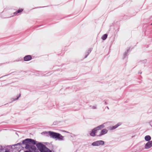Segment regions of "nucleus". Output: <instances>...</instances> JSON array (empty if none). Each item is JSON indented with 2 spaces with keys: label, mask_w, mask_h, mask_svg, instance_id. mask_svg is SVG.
<instances>
[{
  "label": "nucleus",
  "mask_w": 152,
  "mask_h": 152,
  "mask_svg": "<svg viewBox=\"0 0 152 152\" xmlns=\"http://www.w3.org/2000/svg\"><path fill=\"white\" fill-rule=\"evenodd\" d=\"M41 134H48L53 139H55L56 140H58L59 141L64 140V137L59 133L49 131L48 132L45 131L42 132Z\"/></svg>",
  "instance_id": "1"
},
{
  "label": "nucleus",
  "mask_w": 152,
  "mask_h": 152,
  "mask_svg": "<svg viewBox=\"0 0 152 152\" xmlns=\"http://www.w3.org/2000/svg\"><path fill=\"white\" fill-rule=\"evenodd\" d=\"M104 124L100 125L93 129L91 132H90V136L92 137H95L96 136V132L97 130H101L104 127Z\"/></svg>",
  "instance_id": "2"
},
{
  "label": "nucleus",
  "mask_w": 152,
  "mask_h": 152,
  "mask_svg": "<svg viewBox=\"0 0 152 152\" xmlns=\"http://www.w3.org/2000/svg\"><path fill=\"white\" fill-rule=\"evenodd\" d=\"M29 140V144H32L33 145H36V146L37 147L38 150H39L40 151V148L41 145H44L42 144L41 142H39L38 143V142L36 141L35 140H34L33 139H29L28 138Z\"/></svg>",
  "instance_id": "3"
},
{
  "label": "nucleus",
  "mask_w": 152,
  "mask_h": 152,
  "mask_svg": "<svg viewBox=\"0 0 152 152\" xmlns=\"http://www.w3.org/2000/svg\"><path fill=\"white\" fill-rule=\"evenodd\" d=\"M104 142L102 140H98L94 142L91 145L93 146H99L102 145L104 144Z\"/></svg>",
  "instance_id": "4"
},
{
  "label": "nucleus",
  "mask_w": 152,
  "mask_h": 152,
  "mask_svg": "<svg viewBox=\"0 0 152 152\" xmlns=\"http://www.w3.org/2000/svg\"><path fill=\"white\" fill-rule=\"evenodd\" d=\"M28 140V138H27V139H25L24 140H23V141H22V143H21V142H19V143H18L16 144H15V145L14 146H18V145H19L20 146L22 147L23 148V147L22 145H27L28 144H29V140Z\"/></svg>",
  "instance_id": "5"
},
{
  "label": "nucleus",
  "mask_w": 152,
  "mask_h": 152,
  "mask_svg": "<svg viewBox=\"0 0 152 152\" xmlns=\"http://www.w3.org/2000/svg\"><path fill=\"white\" fill-rule=\"evenodd\" d=\"M151 147H152V141H150L148 142L146 144L145 146V148L148 149L150 148Z\"/></svg>",
  "instance_id": "6"
},
{
  "label": "nucleus",
  "mask_w": 152,
  "mask_h": 152,
  "mask_svg": "<svg viewBox=\"0 0 152 152\" xmlns=\"http://www.w3.org/2000/svg\"><path fill=\"white\" fill-rule=\"evenodd\" d=\"M108 130L106 129H103L101 130L99 134L97 135V136L101 137L107 133Z\"/></svg>",
  "instance_id": "7"
},
{
  "label": "nucleus",
  "mask_w": 152,
  "mask_h": 152,
  "mask_svg": "<svg viewBox=\"0 0 152 152\" xmlns=\"http://www.w3.org/2000/svg\"><path fill=\"white\" fill-rule=\"evenodd\" d=\"M121 124V123L120 122L118 123L117 124L112 126H110L109 127V129L110 130H113L117 128H118L119 126H120Z\"/></svg>",
  "instance_id": "8"
},
{
  "label": "nucleus",
  "mask_w": 152,
  "mask_h": 152,
  "mask_svg": "<svg viewBox=\"0 0 152 152\" xmlns=\"http://www.w3.org/2000/svg\"><path fill=\"white\" fill-rule=\"evenodd\" d=\"M32 59V56L30 55L26 56L23 58V60L25 61H28L31 60Z\"/></svg>",
  "instance_id": "9"
},
{
  "label": "nucleus",
  "mask_w": 152,
  "mask_h": 152,
  "mask_svg": "<svg viewBox=\"0 0 152 152\" xmlns=\"http://www.w3.org/2000/svg\"><path fill=\"white\" fill-rule=\"evenodd\" d=\"M30 150H31L34 151V152H39L37 150L36 146L33 145H31L30 147Z\"/></svg>",
  "instance_id": "10"
},
{
  "label": "nucleus",
  "mask_w": 152,
  "mask_h": 152,
  "mask_svg": "<svg viewBox=\"0 0 152 152\" xmlns=\"http://www.w3.org/2000/svg\"><path fill=\"white\" fill-rule=\"evenodd\" d=\"M92 50V48H90L88 50V51L87 52H86V56H85V57H84V58H86L87 57L88 55L89 54L91 53V51Z\"/></svg>",
  "instance_id": "11"
},
{
  "label": "nucleus",
  "mask_w": 152,
  "mask_h": 152,
  "mask_svg": "<svg viewBox=\"0 0 152 152\" xmlns=\"http://www.w3.org/2000/svg\"><path fill=\"white\" fill-rule=\"evenodd\" d=\"M151 139V137L149 135H146L145 137V139L147 141H150Z\"/></svg>",
  "instance_id": "12"
},
{
  "label": "nucleus",
  "mask_w": 152,
  "mask_h": 152,
  "mask_svg": "<svg viewBox=\"0 0 152 152\" xmlns=\"http://www.w3.org/2000/svg\"><path fill=\"white\" fill-rule=\"evenodd\" d=\"M23 10L22 9H20L18 10L17 11L14 12V15H17L18 13H20L21 12L23 11Z\"/></svg>",
  "instance_id": "13"
},
{
  "label": "nucleus",
  "mask_w": 152,
  "mask_h": 152,
  "mask_svg": "<svg viewBox=\"0 0 152 152\" xmlns=\"http://www.w3.org/2000/svg\"><path fill=\"white\" fill-rule=\"evenodd\" d=\"M129 49H128L124 53L123 55V58H125L126 56L128 55V53L129 52Z\"/></svg>",
  "instance_id": "14"
},
{
  "label": "nucleus",
  "mask_w": 152,
  "mask_h": 152,
  "mask_svg": "<svg viewBox=\"0 0 152 152\" xmlns=\"http://www.w3.org/2000/svg\"><path fill=\"white\" fill-rule=\"evenodd\" d=\"M107 37V34H104L102 37V39L103 40H105Z\"/></svg>",
  "instance_id": "15"
},
{
  "label": "nucleus",
  "mask_w": 152,
  "mask_h": 152,
  "mask_svg": "<svg viewBox=\"0 0 152 152\" xmlns=\"http://www.w3.org/2000/svg\"><path fill=\"white\" fill-rule=\"evenodd\" d=\"M31 145H29L28 144L27 145H25V148L26 149L30 150Z\"/></svg>",
  "instance_id": "16"
},
{
  "label": "nucleus",
  "mask_w": 152,
  "mask_h": 152,
  "mask_svg": "<svg viewBox=\"0 0 152 152\" xmlns=\"http://www.w3.org/2000/svg\"><path fill=\"white\" fill-rule=\"evenodd\" d=\"M20 94L18 96H17V97L16 98H13V101H15V100H16L18 99V98L20 97Z\"/></svg>",
  "instance_id": "17"
},
{
  "label": "nucleus",
  "mask_w": 152,
  "mask_h": 152,
  "mask_svg": "<svg viewBox=\"0 0 152 152\" xmlns=\"http://www.w3.org/2000/svg\"><path fill=\"white\" fill-rule=\"evenodd\" d=\"M92 108L93 109H96V106H93Z\"/></svg>",
  "instance_id": "18"
},
{
  "label": "nucleus",
  "mask_w": 152,
  "mask_h": 152,
  "mask_svg": "<svg viewBox=\"0 0 152 152\" xmlns=\"http://www.w3.org/2000/svg\"><path fill=\"white\" fill-rule=\"evenodd\" d=\"M24 152H32L30 151H24Z\"/></svg>",
  "instance_id": "19"
},
{
  "label": "nucleus",
  "mask_w": 152,
  "mask_h": 152,
  "mask_svg": "<svg viewBox=\"0 0 152 152\" xmlns=\"http://www.w3.org/2000/svg\"><path fill=\"white\" fill-rule=\"evenodd\" d=\"M11 74V73H10V74H8V75H4V76L3 77H4V76H7V75H10Z\"/></svg>",
  "instance_id": "20"
},
{
  "label": "nucleus",
  "mask_w": 152,
  "mask_h": 152,
  "mask_svg": "<svg viewBox=\"0 0 152 152\" xmlns=\"http://www.w3.org/2000/svg\"><path fill=\"white\" fill-rule=\"evenodd\" d=\"M106 108H107L108 109H109V107L108 106H106Z\"/></svg>",
  "instance_id": "21"
},
{
  "label": "nucleus",
  "mask_w": 152,
  "mask_h": 152,
  "mask_svg": "<svg viewBox=\"0 0 152 152\" xmlns=\"http://www.w3.org/2000/svg\"><path fill=\"white\" fill-rule=\"evenodd\" d=\"M104 104H105V105H107V103L106 102H104Z\"/></svg>",
  "instance_id": "22"
},
{
  "label": "nucleus",
  "mask_w": 152,
  "mask_h": 152,
  "mask_svg": "<svg viewBox=\"0 0 152 152\" xmlns=\"http://www.w3.org/2000/svg\"><path fill=\"white\" fill-rule=\"evenodd\" d=\"M139 73L141 74V73H142V72H139Z\"/></svg>",
  "instance_id": "23"
},
{
  "label": "nucleus",
  "mask_w": 152,
  "mask_h": 152,
  "mask_svg": "<svg viewBox=\"0 0 152 152\" xmlns=\"http://www.w3.org/2000/svg\"><path fill=\"white\" fill-rule=\"evenodd\" d=\"M40 76H44L43 75H40Z\"/></svg>",
  "instance_id": "24"
},
{
  "label": "nucleus",
  "mask_w": 152,
  "mask_h": 152,
  "mask_svg": "<svg viewBox=\"0 0 152 152\" xmlns=\"http://www.w3.org/2000/svg\"><path fill=\"white\" fill-rule=\"evenodd\" d=\"M19 61V60L16 61Z\"/></svg>",
  "instance_id": "25"
},
{
  "label": "nucleus",
  "mask_w": 152,
  "mask_h": 152,
  "mask_svg": "<svg viewBox=\"0 0 152 152\" xmlns=\"http://www.w3.org/2000/svg\"><path fill=\"white\" fill-rule=\"evenodd\" d=\"M0 77V79L1 78V77Z\"/></svg>",
  "instance_id": "26"
},
{
  "label": "nucleus",
  "mask_w": 152,
  "mask_h": 152,
  "mask_svg": "<svg viewBox=\"0 0 152 152\" xmlns=\"http://www.w3.org/2000/svg\"><path fill=\"white\" fill-rule=\"evenodd\" d=\"M151 25H152V23H151Z\"/></svg>",
  "instance_id": "27"
}]
</instances>
